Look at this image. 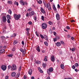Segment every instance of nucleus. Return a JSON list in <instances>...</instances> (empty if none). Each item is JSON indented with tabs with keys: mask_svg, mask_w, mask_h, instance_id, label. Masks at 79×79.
I'll use <instances>...</instances> for the list:
<instances>
[{
	"mask_svg": "<svg viewBox=\"0 0 79 79\" xmlns=\"http://www.w3.org/2000/svg\"><path fill=\"white\" fill-rule=\"evenodd\" d=\"M14 18L16 20H18L21 18V15H17L16 14H15L14 15Z\"/></svg>",
	"mask_w": 79,
	"mask_h": 79,
	"instance_id": "f257e3e1",
	"label": "nucleus"
},
{
	"mask_svg": "<svg viewBox=\"0 0 79 79\" xmlns=\"http://www.w3.org/2000/svg\"><path fill=\"white\" fill-rule=\"evenodd\" d=\"M53 71V69L52 67L50 68L49 69H47V73L48 74L50 75V73Z\"/></svg>",
	"mask_w": 79,
	"mask_h": 79,
	"instance_id": "f03ea898",
	"label": "nucleus"
},
{
	"mask_svg": "<svg viewBox=\"0 0 79 79\" xmlns=\"http://www.w3.org/2000/svg\"><path fill=\"white\" fill-rule=\"evenodd\" d=\"M43 29H45L47 28V24L45 23H43L41 25Z\"/></svg>",
	"mask_w": 79,
	"mask_h": 79,
	"instance_id": "7ed1b4c3",
	"label": "nucleus"
},
{
	"mask_svg": "<svg viewBox=\"0 0 79 79\" xmlns=\"http://www.w3.org/2000/svg\"><path fill=\"white\" fill-rule=\"evenodd\" d=\"M2 19L3 23H6L7 21V20L6 19V18L5 16L2 17Z\"/></svg>",
	"mask_w": 79,
	"mask_h": 79,
	"instance_id": "20e7f679",
	"label": "nucleus"
},
{
	"mask_svg": "<svg viewBox=\"0 0 79 79\" xmlns=\"http://www.w3.org/2000/svg\"><path fill=\"white\" fill-rule=\"evenodd\" d=\"M1 68L3 70V71H5L6 69V66L5 65H2V66H1Z\"/></svg>",
	"mask_w": 79,
	"mask_h": 79,
	"instance_id": "39448f33",
	"label": "nucleus"
},
{
	"mask_svg": "<svg viewBox=\"0 0 79 79\" xmlns=\"http://www.w3.org/2000/svg\"><path fill=\"white\" fill-rule=\"evenodd\" d=\"M11 68L13 71L16 70V66L15 64H14L12 65Z\"/></svg>",
	"mask_w": 79,
	"mask_h": 79,
	"instance_id": "423d86ee",
	"label": "nucleus"
},
{
	"mask_svg": "<svg viewBox=\"0 0 79 79\" xmlns=\"http://www.w3.org/2000/svg\"><path fill=\"white\" fill-rule=\"evenodd\" d=\"M56 17L57 19V20L58 21H59V20H60V15L58 13L56 14Z\"/></svg>",
	"mask_w": 79,
	"mask_h": 79,
	"instance_id": "0eeeda50",
	"label": "nucleus"
},
{
	"mask_svg": "<svg viewBox=\"0 0 79 79\" xmlns=\"http://www.w3.org/2000/svg\"><path fill=\"white\" fill-rule=\"evenodd\" d=\"M34 15V11H32L30 13H29V16L31 17V16H33Z\"/></svg>",
	"mask_w": 79,
	"mask_h": 79,
	"instance_id": "6e6552de",
	"label": "nucleus"
},
{
	"mask_svg": "<svg viewBox=\"0 0 79 79\" xmlns=\"http://www.w3.org/2000/svg\"><path fill=\"white\" fill-rule=\"evenodd\" d=\"M51 60L52 62H54L55 61V57L53 56H51Z\"/></svg>",
	"mask_w": 79,
	"mask_h": 79,
	"instance_id": "1a4fd4ad",
	"label": "nucleus"
},
{
	"mask_svg": "<svg viewBox=\"0 0 79 79\" xmlns=\"http://www.w3.org/2000/svg\"><path fill=\"white\" fill-rule=\"evenodd\" d=\"M16 73L15 72H13L11 74V76H12V77H15L16 76Z\"/></svg>",
	"mask_w": 79,
	"mask_h": 79,
	"instance_id": "9d476101",
	"label": "nucleus"
},
{
	"mask_svg": "<svg viewBox=\"0 0 79 79\" xmlns=\"http://www.w3.org/2000/svg\"><path fill=\"white\" fill-rule=\"evenodd\" d=\"M41 11L43 13V14H45V11L44 10V9H43V7L41 8Z\"/></svg>",
	"mask_w": 79,
	"mask_h": 79,
	"instance_id": "9b49d317",
	"label": "nucleus"
},
{
	"mask_svg": "<svg viewBox=\"0 0 79 79\" xmlns=\"http://www.w3.org/2000/svg\"><path fill=\"white\" fill-rule=\"evenodd\" d=\"M20 4L22 5H23V6L24 5V2H23V0H20Z\"/></svg>",
	"mask_w": 79,
	"mask_h": 79,
	"instance_id": "f8f14e48",
	"label": "nucleus"
},
{
	"mask_svg": "<svg viewBox=\"0 0 79 79\" xmlns=\"http://www.w3.org/2000/svg\"><path fill=\"white\" fill-rule=\"evenodd\" d=\"M20 50L21 52H22V53H24L25 52V51H26L25 49H24V50H23V48H20Z\"/></svg>",
	"mask_w": 79,
	"mask_h": 79,
	"instance_id": "ddd939ff",
	"label": "nucleus"
},
{
	"mask_svg": "<svg viewBox=\"0 0 79 79\" xmlns=\"http://www.w3.org/2000/svg\"><path fill=\"white\" fill-rule=\"evenodd\" d=\"M56 45L57 47H60L61 45V43L60 42H58L56 44Z\"/></svg>",
	"mask_w": 79,
	"mask_h": 79,
	"instance_id": "4468645a",
	"label": "nucleus"
},
{
	"mask_svg": "<svg viewBox=\"0 0 79 79\" xmlns=\"http://www.w3.org/2000/svg\"><path fill=\"white\" fill-rule=\"evenodd\" d=\"M32 69H30L28 72V74H29L30 75H31V74H32Z\"/></svg>",
	"mask_w": 79,
	"mask_h": 79,
	"instance_id": "2eb2a0df",
	"label": "nucleus"
},
{
	"mask_svg": "<svg viewBox=\"0 0 79 79\" xmlns=\"http://www.w3.org/2000/svg\"><path fill=\"white\" fill-rule=\"evenodd\" d=\"M38 69L39 71H40V73H43V71H42V70L40 68L38 67Z\"/></svg>",
	"mask_w": 79,
	"mask_h": 79,
	"instance_id": "dca6fc26",
	"label": "nucleus"
},
{
	"mask_svg": "<svg viewBox=\"0 0 79 79\" xmlns=\"http://www.w3.org/2000/svg\"><path fill=\"white\" fill-rule=\"evenodd\" d=\"M36 50L38 52H40V47H39V46H38L37 47Z\"/></svg>",
	"mask_w": 79,
	"mask_h": 79,
	"instance_id": "f3484780",
	"label": "nucleus"
},
{
	"mask_svg": "<svg viewBox=\"0 0 79 79\" xmlns=\"http://www.w3.org/2000/svg\"><path fill=\"white\" fill-rule=\"evenodd\" d=\"M53 9L54 11H56V7H55V5H53L52 6Z\"/></svg>",
	"mask_w": 79,
	"mask_h": 79,
	"instance_id": "a211bd4d",
	"label": "nucleus"
},
{
	"mask_svg": "<svg viewBox=\"0 0 79 79\" xmlns=\"http://www.w3.org/2000/svg\"><path fill=\"white\" fill-rule=\"evenodd\" d=\"M0 52L1 53H5V49H2L0 50Z\"/></svg>",
	"mask_w": 79,
	"mask_h": 79,
	"instance_id": "6ab92c4d",
	"label": "nucleus"
},
{
	"mask_svg": "<svg viewBox=\"0 0 79 79\" xmlns=\"http://www.w3.org/2000/svg\"><path fill=\"white\" fill-rule=\"evenodd\" d=\"M1 38L3 41H4V40H5L6 39V38L3 36H1Z\"/></svg>",
	"mask_w": 79,
	"mask_h": 79,
	"instance_id": "aec40b11",
	"label": "nucleus"
},
{
	"mask_svg": "<svg viewBox=\"0 0 79 79\" xmlns=\"http://www.w3.org/2000/svg\"><path fill=\"white\" fill-rule=\"evenodd\" d=\"M7 19H11V16L10 15H7Z\"/></svg>",
	"mask_w": 79,
	"mask_h": 79,
	"instance_id": "412c9836",
	"label": "nucleus"
},
{
	"mask_svg": "<svg viewBox=\"0 0 79 79\" xmlns=\"http://www.w3.org/2000/svg\"><path fill=\"white\" fill-rule=\"evenodd\" d=\"M19 76H20V73H19L17 74V75L16 76V77L17 78H18L19 77Z\"/></svg>",
	"mask_w": 79,
	"mask_h": 79,
	"instance_id": "4be33fe9",
	"label": "nucleus"
},
{
	"mask_svg": "<svg viewBox=\"0 0 79 79\" xmlns=\"http://www.w3.org/2000/svg\"><path fill=\"white\" fill-rule=\"evenodd\" d=\"M44 61H47V56H45L44 57Z\"/></svg>",
	"mask_w": 79,
	"mask_h": 79,
	"instance_id": "5701e85b",
	"label": "nucleus"
},
{
	"mask_svg": "<svg viewBox=\"0 0 79 79\" xmlns=\"http://www.w3.org/2000/svg\"><path fill=\"white\" fill-rule=\"evenodd\" d=\"M47 8L48 10H51V7L50 6V5L48 6Z\"/></svg>",
	"mask_w": 79,
	"mask_h": 79,
	"instance_id": "b1692460",
	"label": "nucleus"
},
{
	"mask_svg": "<svg viewBox=\"0 0 79 79\" xmlns=\"http://www.w3.org/2000/svg\"><path fill=\"white\" fill-rule=\"evenodd\" d=\"M60 67L61 69H64V65L63 64H61L60 65Z\"/></svg>",
	"mask_w": 79,
	"mask_h": 79,
	"instance_id": "393cba45",
	"label": "nucleus"
},
{
	"mask_svg": "<svg viewBox=\"0 0 79 79\" xmlns=\"http://www.w3.org/2000/svg\"><path fill=\"white\" fill-rule=\"evenodd\" d=\"M8 12L9 13H10V15H11V13H12V11H11V10L10 9L8 11Z\"/></svg>",
	"mask_w": 79,
	"mask_h": 79,
	"instance_id": "a878e982",
	"label": "nucleus"
},
{
	"mask_svg": "<svg viewBox=\"0 0 79 79\" xmlns=\"http://www.w3.org/2000/svg\"><path fill=\"white\" fill-rule=\"evenodd\" d=\"M7 3L8 4H10V5H11V4H12V2L11 1H8Z\"/></svg>",
	"mask_w": 79,
	"mask_h": 79,
	"instance_id": "bb28decb",
	"label": "nucleus"
},
{
	"mask_svg": "<svg viewBox=\"0 0 79 79\" xmlns=\"http://www.w3.org/2000/svg\"><path fill=\"white\" fill-rule=\"evenodd\" d=\"M44 44L46 46H48V42L47 41H45L44 42Z\"/></svg>",
	"mask_w": 79,
	"mask_h": 79,
	"instance_id": "cd10ccee",
	"label": "nucleus"
},
{
	"mask_svg": "<svg viewBox=\"0 0 79 79\" xmlns=\"http://www.w3.org/2000/svg\"><path fill=\"white\" fill-rule=\"evenodd\" d=\"M27 35V36H29V35H30V33H29V31H27L26 32Z\"/></svg>",
	"mask_w": 79,
	"mask_h": 79,
	"instance_id": "c85d7f7f",
	"label": "nucleus"
},
{
	"mask_svg": "<svg viewBox=\"0 0 79 79\" xmlns=\"http://www.w3.org/2000/svg\"><path fill=\"white\" fill-rule=\"evenodd\" d=\"M40 36L43 39H44V37L43 36V35L41 34H40Z\"/></svg>",
	"mask_w": 79,
	"mask_h": 79,
	"instance_id": "c756f323",
	"label": "nucleus"
},
{
	"mask_svg": "<svg viewBox=\"0 0 79 79\" xmlns=\"http://www.w3.org/2000/svg\"><path fill=\"white\" fill-rule=\"evenodd\" d=\"M14 4L16 5L17 6H18L19 5H18V2H14Z\"/></svg>",
	"mask_w": 79,
	"mask_h": 79,
	"instance_id": "7c9ffc66",
	"label": "nucleus"
},
{
	"mask_svg": "<svg viewBox=\"0 0 79 79\" xmlns=\"http://www.w3.org/2000/svg\"><path fill=\"white\" fill-rule=\"evenodd\" d=\"M17 42H18L17 41H16V40L14 41V45H16V44H17Z\"/></svg>",
	"mask_w": 79,
	"mask_h": 79,
	"instance_id": "2f4dec72",
	"label": "nucleus"
},
{
	"mask_svg": "<svg viewBox=\"0 0 79 79\" xmlns=\"http://www.w3.org/2000/svg\"><path fill=\"white\" fill-rule=\"evenodd\" d=\"M8 56H9V57H12L13 56V54H9L7 55Z\"/></svg>",
	"mask_w": 79,
	"mask_h": 79,
	"instance_id": "473e14b6",
	"label": "nucleus"
},
{
	"mask_svg": "<svg viewBox=\"0 0 79 79\" xmlns=\"http://www.w3.org/2000/svg\"><path fill=\"white\" fill-rule=\"evenodd\" d=\"M45 37L44 38L45 40H46L47 41H48V37L47 36H45Z\"/></svg>",
	"mask_w": 79,
	"mask_h": 79,
	"instance_id": "72a5a7b5",
	"label": "nucleus"
},
{
	"mask_svg": "<svg viewBox=\"0 0 79 79\" xmlns=\"http://www.w3.org/2000/svg\"><path fill=\"white\" fill-rule=\"evenodd\" d=\"M46 66V64L44 63L43 64V68H45Z\"/></svg>",
	"mask_w": 79,
	"mask_h": 79,
	"instance_id": "f704fd0d",
	"label": "nucleus"
},
{
	"mask_svg": "<svg viewBox=\"0 0 79 79\" xmlns=\"http://www.w3.org/2000/svg\"><path fill=\"white\" fill-rule=\"evenodd\" d=\"M36 64H40V61H36Z\"/></svg>",
	"mask_w": 79,
	"mask_h": 79,
	"instance_id": "c9c22d12",
	"label": "nucleus"
},
{
	"mask_svg": "<svg viewBox=\"0 0 79 79\" xmlns=\"http://www.w3.org/2000/svg\"><path fill=\"white\" fill-rule=\"evenodd\" d=\"M70 50H72V52H74V51H75V48H73L72 49H70Z\"/></svg>",
	"mask_w": 79,
	"mask_h": 79,
	"instance_id": "e433bc0d",
	"label": "nucleus"
},
{
	"mask_svg": "<svg viewBox=\"0 0 79 79\" xmlns=\"http://www.w3.org/2000/svg\"><path fill=\"white\" fill-rule=\"evenodd\" d=\"M27 11H32V8H30L28 10H27Z\"/></svg>",
	"mask_w": 79,
	"mask_h": 79,
	"instance_id": "4c0bfd02",
	"label": "nucleus"
},
{
	"mask_svg": "<svg viewBox=\"0 0 79 79\" xmlns=\"http://www.w3.org/2000/svg\"><path fill=\"white\" fill-rule=\"evenodd\" d=\"M38 2L39 4H42V2L41 0H40Z\"/></svg>",
	"mask_w": 79,
	"mask_h": 79,
	"instance_id": "58836bf2",
	"label": "nucleus"
},
{
	"mask_svg": "<svg viewBox=\"0 0 79 79\" xmlns=\"http://www.w3.org/2000/svg\"><path fill=\"white\" fill-rule=\"evenodd\" d=\"M26 16L27 17H29V14L28 12H27Z\"/></svg>",
	"mask_w": 79,
	"mask_h": 79,
	"instance_id": "ea45409f",
	"label": "nucleus"
},
{
	"mask_svg": "<svg viewBox=\"0 0 79 79\" xmlns=\"http://www.w3.org/2000/svg\"><path fill=\"white\" fill-rule=\"evenodd\" d=\"M75 65L76 67H77L79 66V64H78V63H76L75 64Z\"/></svg>",
	"mask_w": 79,
	"mask_h": 79,
	"instance_id": "a19ab883",
	"label": "nucleus"
},
{
	"mask_svg": "<svg viewBox=\"0 0 79 79\" xmlns=\"http://www.w3.org/2000/svg\"><path fill=\"white\" fill-rule=\"evenodd\" d=\"M48 24H50V25H52V23L50 21H49L48 22Z\"/></svg>",
	"mask_w": 79,
	"mask_h": 79,
	"instance_id": "79ce46f5",
	"label": "nucleus"
},
{
	"mask_svg": "<svg viewBox=\"0 0 79 79\" xmlns=\"http://www.w3.org/2000/svg\"><path fill=\"white\" fill-rule=\"evenodd\" d=\"M41 19L43 21H44V17L43 16H41Z\"/></svg>",
	"mask_w": 79,
	"mask_h": 79,
	"instance_id": "37998d69",
	"label": "nucleus"
},
{
	"mask_svg": "<svg viewBox=\"0 0 79 79\" xmlns=\"http://www.w3.org/2000/svg\"><path fill=\"white\" fill-rule=\"evenodd\" d=\"M44 6H45L46 7L47 6V7H48V4H47V3H46V4L44 3Z\"/></svg>",
	"mask_w": 79,
	"mask_h": 79,
	"instance_id": "c03bdc74",
	"label": "nucleus"
},
{
	"mask_svg": "<svg viewBox=\"0 0 79 79\" xmlns=\"http://www.w3.org/2000/svg\"><path fill=\"white\" fill-rule=\"evenodd\" d=\"M75 71H76V72H78V71H79V70L77 69H75Z\"/></svg>",
	"mask_w": 79,
	"mask_h": 79,
	"instance_id": "a18cd8bd",
	"label": "nucleus"
},
{
	"mask_svg": "<svg viewBox=\"0 0 79 79\" xmlns=\"http://www.w3.org/2000/svg\"><path fill=\"white\" fill-rule=\"evenodd\" d=\"M72 68H73V69H74L76 68V66H75V65H73L72 67Z\"/></svg>",
	"mask_w": 79,
	"mask_h": 79,
	"instance_id": "49530a36",
	"label": "nucleus"
},
{
	"mask_svg": "<svg viewBox=\"0 0 79 79\" xmlns=\"http://www.w3.org/2000/svg\"><path fill=\"white\" fill-rule=\"evenodd\" d=\"M21 69V66H20L19 69V71H20Z\"/></svg>",
	"mask_w": 79,
	"mask_h": 79,
	"instance_id": "de8ad7c7",
	"label": "nucleus"
},
{
	"mask_svg": "<svg viewBox=\"0 0 79 79\" xmlns=\"http://www.w3.org/2000/svg\"><path fill=\"white\" fill-rule=\"evenodd\" d=\"M28 24L30 25H32V22H28Z\"/></svg>",
	"mask_w": 79,
	"mask_h": 79,
	"instance_id": "09e8293b",
	"label": "nucleus"
},
{
	"mask_svg": "<svg viewBox=\"0 0 79 79\" xmlns=\"http://www.w3.org/2000/svg\"><path fill=\"white\" fill-rule=\"evenodd\" d=\"M34 19L35 20V21H36V20H37V17L35 16L34 18Z\"/></svg>",
	"mask_w": 79,
	"mask_h": 79,
	"instance_id": "8fccbe9b",
	"label": "nucleus"
},
{
	"mask_svg": "<svg viewBox=\"0 0 79 79\" xmlns=\"http://www.w3.org/2000/svg\"><path fill=\"white\" fill-rule=\"evenodd\" d=\"M53 40L54 42H56L57 40L56 38H54Z\"/></svg>",
	"mask_w": 79,
	"mask_h": 79,
	"instance_id": "3c124183",
	"label": "nucleus"
},
{
	"mask_svg": "<svg viewBox=\"0 0 79 79\" xmlns=\"http://www.w3.org/2000/svg\"><path fill=\"white\" fill-rule=\"evenodd\" d=\"M2 15H3V16H6V14L5 13H3L2 14Z\"/></svg>",
	"mask_w": 79,
	"mask_h": 79,
	"instance_id": "603ef678",
	"label": "nucleus"
},
{
	"mask_svg": "<svg viewBox=\"0 0 79 79\" xmlns=\"http://www.w3.org/2000/svg\"><path fill=\"white\" fill-rule=\"evenodd\" d=\"M7 23H10V19H7Z\"/></svg>",
	"mask_w": 79,
	"mask_h": 79,
	"instance_id": "864d4df0",
	"label": "nucleus"
},
{
	"mask_svg": "<svg viewBox=\"0 0 79 79\" xmlns=\"http://www.w3.org/2000/svg\"><path fill=\"white\" fill-rule=\"evenodd\" d=\"M66 29H70V28L69 26H67L66 27Z\"/></svg>",
	"mask_w": 79,
	"mask_h": 79,
	"instance_id": "5fc2aeb1",
	"label": "nucleus"
},
{
	"mask_svg": "<svg viewBox=\"0 0 79 79\" xmlns=\"http://www.w3.org/2000/svg\"><path fill=\"white\" fill-rule=\"evenodd\" d=\"M16 37V34H14L13 35L11 36V37Z\"/></svg>",
	"mask_w": 79,
	"mask_h": 79,
	"instance_id": "6e6d98bb",
	"label": "nucleus"
},
{
	"mask_svg": "<svg viewBox=\"0 0 79 79\" xmlns=\"http://www.w3.org/2000/svg\"><path fill=\"white\" fill-rule=\"evenodd\" d=\"M61 43L62 44H64V42L63 41H60Z\"/></svg>",
	"mask_w": 79,
	"mask_h": 79,
	"instance_id": "4d7b16f0",
	"label": "nucleus"
},
{
	"mask_svg": "<svg viewBox=\"0 0 79 79\" xmlns=\"http://www.w3.org/2000/svg\"><path fill=\"white\" fill-rule=\"evenodd\" d=\"M29 30H30V28H27L26 29V30L27 31H29Z\"/></svg>",
	"mask_w": 79,
	"mask_h": 79,
	"instance_id": "13d9d810",
	"label": "nucleus"
},
{
	"mask_svg": "<svg viewBox=\"0 0 79 79\" xmlns=\"http://www.w3.org/2000/svg\"><path fill=\"white\" fill-rule=\"evenodd\" d=\"M56 39H57L58 40L60 39V37L59 36H56Z\"/></svg>",
	"mask_w": 79,
	"mask_h": 79,
	"instance_id": "bf43d9fd",
	"label": "nucleus"
},
{
	"mask_svg": "<svg viewBox=\"0 0 79 79\" xmlns=\"http://www.w3.org/2000/svg\"><path fill=\"white\" fill-rule=\"evenodd\" d=\"M8 79V76H6L5 77V79Z\"/></svg>",
	"mask_w": 79,
	"mask_h": 79,
	"instance_id": "052dcab7",
	"label": "nucleus"
},
{
	"mask_svg": "<svg viewBox=\"0 0 79 79\" xmlns=\"http://www.w3.org/2000/svg\"><path fill=\"white\" fill-rule=\"evenodd\" d=\"M49 32H50V34H52V33H53V32L52 31V30H50Z\"/></svg>",
	"mask_w": 79,
	"mask_h": 79,
	"instance_id": "680f3d73",
	"label": "nucleus"
},
{
	"mask_svg": "<svg viewBox=\"0 0 79 79\" xmlns=\"http://www.w3.org/2000/svg\"><path fill=\"white\" fill-rule=\"evenodd\" d=\"M22 44L23 45H24V41L22 42Z\"/></svg>",
	"mask_w": 79,
	"mask_h": 79,
	"instance_id": "e2e57ef3",
	"label": "nucleus"
},
{
	"mask_svg": "<svg viewBox=\"0 0 79 79\" xmlns=\"http://www.w3.org/2000/svg\"><path fill=\"white\" fill-rule=\"evenodd\" d=\"M27 78V77H26L25 76H24L23 77V78L24 79H26Z\"/></svg>",
	"mask_w": 79,
	"mask_h": 79,
	"instance_id": "0e129e2a",
	"label": "nucleus"
},
{
	"mask_svg": "<svg viewBox=\"0 0 79 79\" xmlns=\"http://www.w3.org/2000/svg\"><path fill=\"white\" fill-rule=\"evenodd\" d=\"M11 66L10 65H9L8 66V69H10V68H11Z\"/></svg>",
	"mask_w": 79,
	"mask_h": 79,
	"instance_id": "69168bd1",
	"label": "nucleus"
},
{
	"mask_svg": "<svg viewBox=\"0 0 79 79\" xmlns=\"http://www.w3.org/2000/svg\"><path fill=\"white\" fill-rule=\"evenodd\" d=\"M68 38H70V37H71V35H68Z\"/></svg>",
	"mask_w": 79,
	"mask_h": 79,
	"instance_id": "338daca9",
	"label": "nucleus"
},
{
	"mask_svg": "<svg viewBox=\"0 0 79 79\" xmlns=\"http://www.w3.org/2000/svg\"><path fill=\"white\" fill-rule=\"evenodd\" d=\"M64 79H73L71 78H65Z\"/></svg>",
	"mask_w": 79,
	"mask_h": 79,
	"instance_id": "774afa93",
	"label": "nucleus"
}]
</instances>
